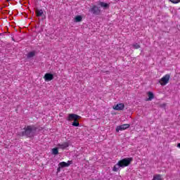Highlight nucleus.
<instances>
[{
  "instance_id": "nucleus-16",
  "label": "nucleus",
  "mask_w": 180,
  "mask_h": 180,
  "mask_svg": "<svg viewBox=\"0 0 180 180\" xmlns=\"http://www.w3.org/2000/svg\"><path fill=\"white\" fill-rule=\"evenodd\" d=\"M152 180H162V176L161 174H155Z\"/></svg>"
},
{
  "instance_id": "nucleus-18",
  "label": "nucleus",
  "mask_w": 180,
  "mask_h": 180,
  "mask_svg": "<svg viewBox=\"0 0 180 180\" xmlns=\"http://www.w3.org/2000/svg\"><path fill=\"white\" fill-rule=\"evenodd\" d=\"M132 46L134 49H140V45H139V44H134Z\"/></svg>"
},
{
  "instance_id": "nucleus-3",
  "label": "nucleus",
  "mask_w": 180,
  "mask_h": 180,
  "mask_svg": "<svg viewBox=\"0 0 180 180\" xmlns=\"http://www.w3.org/2000/svg\"><path fill=\"white\" fill-rule=\"evenodd\" d=\"M81 119V116L76 115V114H69L67 120L69 122H71V120H74V122L72 124V126H74L75 127H78L79 126V122H78V120Z\"/></svg>"
},
{
  "instance_id": "nucleus-20",
  "label": "nucleus",
  "mask_w": 180,
  "mask_h": 180,
  "mask_svg": "<svg viewBox=\"0 0 180 180\" xmlns=\"http://www.w3.org/2000/svg\"><path fill=\"white\" fill-rule=\"evenodd\" d=\"M61 171V167H58L57 172H60Z\"/></svg>"
},
{
  "instance_id": "nucleus-4",
  "label": "nucleus",
  "mask_w": 180,
  "mask_h": 180,
  "mask_svg": "<svg viewBox=\"0 0 180 180\" xmlns=\"http://www.w3.org/2000/svg\"><path fill=\"white\" fill-rule=\"evenodd\" d=\"M89 12H91V13H92L93 15H96V16H98L101 15V8L97 6H93V7L89 9Z\"/></svg>"
},
{
  "instance_id": "nucleus-7",
  "label": "nucleus",
  "mask_w": 180,
  "mask_h": 180,
  "mask_svg": "<svg viewBox=\"0 0 180 180\" xmlns=\"http://www.w3.org/2000/svg\"><path fill=\"white\" fill-rule=\"evenodd\" d=\"M44 79H45L46 82H49V81L54 79V75L51 73H46L44 76Z\"/></svg>"
},
{
  "instance_id": "nucleus-1",
  "label": "nucleus",
  "mask_w": 180,
  "mask_h": 180,
  "mask_svg": "<svg viewBox=\"0 0 180 180\" xmlns=\"http://www.w3.org/2000/svg\"><path fill=\"white\" fill-rule=\"evenodd\" d=\"M37 127L34 125H27L22 129V131L20 134V136L27 137L29 139H33L36 136V131H37Z\"/></svg>"
},
{
  "instance_id": "nucleus-8",
  "label": "nucleus",
  "mask_w": 180,
  "mask_h": 180,
  "mask_svg": "<svg viewBox=\"0 0 180 180\" xmlns=\"http://www.w3.org/2000/svg\"><path fill=\"white\" fill-rule=\"evenodd\" d=\"M58 148H60L61 150H65L68 147H70V143L68 142H64L63 143H58Z\"/></svg>"
},
{
  "instance_id": "nucleus-11",
  "label": "nucleus",
  "mask_w": 180,
  "mask_h": 180,
  "mask_svg": "<svg viewBox=\"0 0 180 180\" xmlns=\"http://www.w3.org/2000/svg\"><path fill=\"white\" fill-rule=\"evenodd\" d=\"M35 13H36V15L37 16V18H40L41 16H43V15H44V12L41 9H40V10L37 9L35 11Z\"/></svg>"
},
{
  "instance_id": "nucleus-5",
  "label": "nucleus",
  "mask_w": 180,
  "mask_h": 180,
  "mask_svg": "<svg viewBox=\"0 0 180 180\" xmlns=\"http://www.w3.org/2000/svg\"><path fill=\"white\" fill-rule=\"evenodd\" d=\"M169 75H165L161 79H160V85L164 86L165 85H167L168 82H169Z\"/></svg>"
},
{
  "instance_id": "nucleus-15",
  "label": "nucleus",
  "mask_w": 180,
  "mask_h": 180,
  "mask_svg": "<svg viewBox=\"0 0 180 180\" xmlns=\"http://www.w3.org/2000/svg\"><path fill=\"white\" fill-rule=\"evenodd\" d=\"M74 22H75L76 23H78V22H82V16H81V15H77V16L75 18Z\"/></svg>"
},
{
  "instance_id": "nucleus-10",
  "label": "nucleus",
  "mask_w": 180,
  "mask_h": 180,
  "mask_svg": "<svg viewBox=\"0 0 180 180\" xmlns=\"http://www.w3.org/2000/svg\"><path fill=\"white\" fill-rule=\"evenodd\" d=\"M114 109L115 110H123L124 109V104L123 103L117 104Z\"/></svg>"
},
{
  "instance_id": "nucleus-22",
  "label": "nucleus",
  "mask_w": 180,
  "mask_h": 180,
  "mask_svg": "<svg viewBox=\"0 0 180 180\" xmlns=\"http://www.w3.org/2000/svg\"><path fill=\"white\" fill-rule=\"evenodd\" d=\"M0 36H2V34H0Z\"/></svg>"
},
{
  "instance_id": "nucleus-6",
  "label": "nucleus",
  "mask_w": 180,
  "mask_h": 180,
  "mask_svg": "<svg viewBox=\"0 0 180 180\" xmlns=\"http://www.w3.org/2000/svg\"><path fill=\"white\" fill-rule=\"evenodd\" d=\"M129 127H130V124H124L117 126L115 130L117 133H119V131H122V130H126L127 129H129Z\"/></svg>"
},
{
  "instance_id": "nucleus-12",
  "label": "nucleus",
  "mask_w": 180,
  "mask_h": 180,
  "mask_svg": "<svg viewBox=\"0 0 180 180\" xmlns=\"http://www.w3.org/2000/svg\"><path fill=\"white\" fill-rule=\"evenodd\" d=\"M100 6H101V8H103V9H108L109 8V4H108L107 3H105L103 1H101L99 3Z\"/></svg>"
},
{
  "instance_id": "nucleus-17",
  "label": "nucleus",
  "mask_w": 180,
  "mask_h": 180,
  "mask_svg": "<svg viewBox=\"0 0 180 180\" xmlns=\"http://www.w3.org/2000/svg\"><path fill=\"white\" fill-rule=\"evenodd\" d=\"M52 154H53V155H58V148H52Z\"/></svg>"
},
{
  "instance_id": "nucleus-14",
  "label": "nucleus",
  "mask_w": 180,
  "mask_h": 180,
  "mask_svg": "<svg viewBox=\"0 0 180 180\" xmlns=\"http://www.w3.org/2000/svg\"><path fill=\"white\" fill-rule=\"evenodd\" d=\"M148 98L147 101H153V99H154V94H153L151 91L148 92Z\"/></svg>"
},
{
  "instance_id": "nucleus-19",
  "label": "nucleus",
  "mask_w": 180,
  "mask_h": 180,
  "mask_svg": "<svg viewBox=\"0 0 180 180\" xmlns=\"http://www.w3.org/2000/svg\"><path fill=\"white\" fill-rule=\"evenodd\" d=\"M172 4H179L180 0H169Z\"/></svg>"
},
{
  "instance_id": "nucleus-2",
  "label": "nucleus",
  "mask_w": 180,
  "mask_h": 180,
  "mask_svg": "<svg viewBox=\"0 0 180 180\" xmlns=\"http://www.w3.org/2000/svg\"><path fill=\"white\" fill-rule=\"evenodd\" d=\"M133 161V158H127L120 160L112 168L114 172H117L119 168H124V167H129V164H131Z\"/></svg>"
},
{
  "instance_id": "nucleus-9",
  "label": "nucleus",
  "mask_w": 180,
  "mask_h": 180,
  "mask_svg": "<svg viewBox=\"0 0 180 180\" xmlns=\"http://www.w3.org/2000/svg\"><path fill=\"white\" fill-rule=\"evenodd\" d=\"M72 164V161H68V162H61L58 164V167H60V168H65L67 167H70Z\"/></svg>"
},
{
  "instance_id": "nucleus-13",
  "label": "nucleus",
  "mask_w": 180,
  "mask_h": 180,
  "mask_svg": "<svg viewBox=\"0 0 180 180\" xmlns=\"http://www.w3.org/2000/svg\"><path fill=\"white\" fill-rule=\"evenodd\" d=\"M34 56H36V51H33L27 54V58H33Z\"/></svg>"
},
{
  "instance_id": "nucleus-21",
  "label": "nucleus",
  "mask_w": 180,
  "mask_h": 180,
  "mask_svg": "<svg viewBox=\"0 0 180 180\" xmlns=\"http://www.w3.org/2000/svg\"><path fill=\"white\" fill-rule=\"evenodd\" d=\"M177 147L180 148V143L177 144Z\"/></svg>"
}]
</instances>
